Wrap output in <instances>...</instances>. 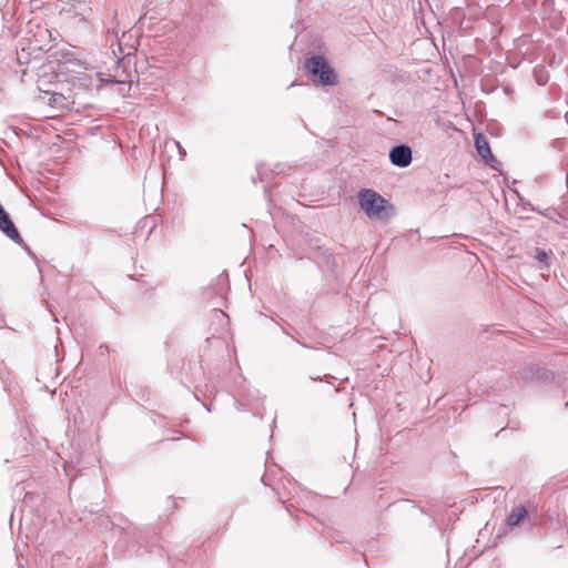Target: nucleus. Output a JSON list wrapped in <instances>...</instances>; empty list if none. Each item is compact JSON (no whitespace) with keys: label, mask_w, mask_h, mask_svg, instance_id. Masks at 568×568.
<instances>
[{"label":"nucleus","mask_w":568,"mask_h":568,"mask_svg":"<svg viewBox=\"0 0 568 568\" xmlns=\"http://www.w3.org/2000/svg\"><path fill=\"white\" fill-rule=\"evenodd\" d=\"M475 143L478 154L486 163L490 164V161L494 160V156L490 152V148L487 141L481 136H477Z\"/></svg>","instance_id":"obj_5"},{"label":"nucleus","mask_w":568,"mask_h":568,"mask_svg":"<svg viewBox=\"0 0 568 568\" xmlns=\"http://www.w3.org/2000/svg\"><path fill=\"white\" fill-rule=\"evenodd\" d=\"M527 516V509L524 506H517L511 509L507 516L509 526H517Z\"/></svg>","instance_id":"obj_6"},{"label":"nucleus","mask_w":568,"mask_h":568,"mask_svg":"<svg viewBox=\"0 0 568 568\" xmlns=\"http://www.w3.org/2000/svg\"><path fill=\"white\" fill-rule=\"evenodd\" d=\"M0 230L11 240H20V234L11 221L9 214L4 211L0 204Z\"/></svg>","instance_id":"obj_4"},{"label":"nucleus","mask_w":568,"mask_h":568,"mask_svg":"<svg viewBox=\"0 0 568 568\" xmlns=\"http://www.w3.org/2000/svg\"><path fill=\"white\" fill-rule=\"evenodd\" d=\"M537 257L539 261L544 262L547 258V254L545 252H538Z\"/></svg>","instance_id":"obj_7"},{"label":"nucleus","mask_w":568,"mask_h":568,"mask_svg":"<svg viewBox=\"0 0 568 568\" xmlns=\"http://www.w3.org/2000/svg\"><path fill=\"white\" fill-rule=\"evenodd\" d=\"M305 67L314 77H317L323 84H334L336 82L333 69L323 57L310 58Z\"/></svg>","instance_id":"obj_2"},{"label":"nucleus","mask_w":568,"mask_h":568,"mask_svg":"<svg viewBox=\"0 0 568 568\" xmlns=\"http://www.w3.org/2000/svg\"><path fill=\"white\" fill-rule=\"evenodd\" d=\"M389 159L394 165L405 168L412 162V151L406 145L395 146L389 153Z\"/></svg>","instance_id":"obj_3"},{"label":"nucleus","mask_w":568,"mask_h":568,"mask_svg":"<svg viewBox=\"0 0 568 568\" xmlns=\"http://www.w3.org/2000/svg\"><path fill=\"white\" fill-rule=\"evenodd\" d=\"M358 202L361 209L369 217H378L386 207L387 201L376 191L363 189L358 193Z\"/></svg>","instance_id":"obj_1"}]
</instances>
